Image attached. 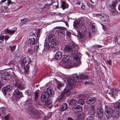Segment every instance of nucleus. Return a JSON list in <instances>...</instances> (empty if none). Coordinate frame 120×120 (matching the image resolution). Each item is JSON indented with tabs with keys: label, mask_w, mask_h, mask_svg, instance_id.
Here are the masks:
<instances>
[{
	"label": "nucleus",
	"mask_w": 120,
	"mask_h": 120,
	"mask_svg": "<svg viewBox=\"0 0 120 120\" xmlns=\"http://www.w3.org/2000/svg\"><path fill=\"white\" fill-rule=\"evenodd\" d=\"M56 3V4H57V5H55V6H56V7H58V3L56 1V2H55Z\"/></svg>",
	"instance_id": "56"
},
{
	"label": "nucleus",
	"mask_w": 120,
	"mask_h": 120,
	"mask_svg": "<svg viewBox=\"0 0 120 120\" xmlns=\"http://www.w3.org/2000/svg\"><path fill=\"white\" fill-rule=\"evenodd\" d=\"M88 5L89 7H90V8L91 7H92V6L90 4H88Z\"/></svg>",
	"instance_id": "59"
},
{
	"label": "nucleus",
	"mask_w": 120,
	"mask_h": 120,
	"mask_svg": "<svg viewBox=\"0 0 120 120\" xmlns=\"http://www.w3.org/2000/svg\"><path fill=\"white\" fill-rule=\"evenodd\" d=\"M119 114L117 113L115 115H113V116L112 117V118L113 119L112 120H117V119L119 118Z\"/></svg>",
	"instance_id": "31"
},
{
	"label": "nucleus",
	"mask_w": 120,
	"mask_h": 120,
	"mask_svg": "<svg viewBox=\"0 0 120 120\" xmlns=\"http://www.w3.org/2000/svg\"><path fill=\"white\" fill-rule=\"evenodd\" d=\"M29 21L28 19H25L21 20V23L23 24H25Z\"/></svg>",
	"instance_id": "34"
},
{
	"label": "nucleus",
	"mask_w": 120,
	"mask_h": 120,
	"mask_svg": "<svg viewBox=\"0 0 120 120\" xmlns=\"http://www.w3.org/2000/svg\"><path fill=\"white\" fill-rule=\"evenodd\" d=\"M92 28H94L95 27V26L94 25H93V24H92Z\"/></svg>",
	"instance_id": "61"
},
{
	"label": "nucleus",
	"mask_w": 120,
	"mask_h": 120,
	"mask_svg": "<svg viewBox=\"0 0 120 120\" xmlns=\"http://www.w3.org/2000/svg\"><path fill=\"white\" fill-rule=\"evenodd\" d=\"M5 36H0V40L2 41H4V38Z\"/></svg>",
	"instance_id": "43"
},
{
	"label": "nucleus",
	"mask_w": 120,
	"mask_h": 120,
	"mask_svg": "<svg viewBox=\"0 0 120 120\" xmlns=\"http://www.w3.org/2000/svg\"><path fill=\"white\" fill-rule=\"evenodd\" d=\"M96 101V99L94 98H89L86 101V103L90 105L93 104L95 103Z\"/></svg>",
	"instance_id": "17"
},
{
	"label": "nucleus",
	"mask_w": 120,
	"mask_h": 120,
	"mask_svg": "<svg viewBox=\"0 0 120 120\" xmlns=\"http://www.w3.org/2000/svg\"><path fill=\"white\" fill-rule=\"evenodd\" d=\"M25 93L28 95H29L30 94V91L28 90H26Z\"/></svg>",
	"instance_id": "46"
},
{
	"label": "nucleus",
	"mask_w": 120,
	"mask_h": 120,
	"mask_svg": "<svg viewBox=\"0 0 120 120\" xmlns=\"http://www.w3.org/2000/svg\"><path fill=\"white\" fill-rule=\"evenodd\" d=\"M97 114L98 116L100 118L102 117H103V111L102 108L99 107L97 109Z\"/></svg>",
	"instance_id": "14"
},
{
	"label": "nucleus",
	"mask_w": 120,
	"mask_h": 120,
	"mask_svg": "<svg viewBox=\"0 0 120 120\" xmlns=\"http://www.w3.org/2000/svg\"><path fill=\"white\" fill-rule=\"evenodd\" d=\"M67 120H73V119L71 117H68V118Z\"/></svg>",
	"instance_id": "55"
},
{
	"label": "nucleus",
	"mask_w": 120,
	"mask_h": 120,
	"mask_svg": "<svg viewBox=\"0 0 120 120\" xmlns=\"http://www.w3.org/2000/svg\"><path fill=\"white\" fill-rule=\"evenodd\" d=\"M14 97V95H13V97L12 98V101H13L14 99V98H13V97Z\"/></svg>",
	"instance_id": "62"
},
{
	"label": "nucleus",
	"mask_w": 120,
	"mask_h": 120,
	"mask_svg": "<svg viewBox=\"0 0 120 120\" xmlns=\"http://www.w3.org/2000/svg\"><path fill=\"white\" fill-rule=\"evenodd\" d=\"M77 102L76 100L74 99L71 100L69 102V104L71 105H73L77 103Z\"/></svg>",
	"instance_id": "27"
},
{
	"label": "nucleus",
	"mask_w": 120,
	"mask_h": 120,
	"mask_svg": "<svg viewBox=\"0 0 120 120\" xmlns=\"http://www.w3.org/2000/svg\"><path fill=\"white\" fill-rule=\"evenodd\" d=\"M74 27L75 28L78 33H79L83 32V31H85L84 29L85 27L82 24L79 23L78 21L76 20H75L73 23Z\"/></svg>",
	"instance_id": "6"
},
{
	"label": "nucleus",
	"mask_w": 120,
	"mask_h": 120,
	"mask_svg": "<svg viewBox=\"0 0 120 120\" xmlns=\"http://www.w3.org/2000/svg\"><path fill=\"white\" fill-rule=\"evenodd\" d=\"M86 116V115L84 113L81 112L79 114L77 117V120H79L80 119L84 118Z\"/></svg>",
	"instance_id": "23"
},
{
	"label": "nucleus",
	"mask_w": 120,
	"mask_h": 120,
	"mask_svg": "<svg viewBox=\"0 0 120 120\" xmlns=\"http://www.w3.org/2000/svg\"><path fill=\"white\" fill-rule=\"evenodd\" d=\"M80 76V79H82V80L83 79H87L88 78L87 76L84 75H83V74H81Z\"/></svg>",
	"instance_id": "32"
},
{
	"label": "nucleus",
	"mask_w": 120,
	"mask_h": 120,
	"mask_svg": "<svg viewBox=\"0 0 120 120\" xmlns=\"http://www.w3.org/2000/svg\"><path fill=\"white\" fill-rule=\"evenodd\" d=\"M5 75V74H4V73L3 74L1 77V79H2L3 80H7L8 79V76H6V75Z\"/></svg>",
	"instance_id": "29"
},
{
	"label": "nucleus",
	"mask_w": 120,
	"mask_h": 120,
	"mask_svg": "<svg viewBox=\"0 0 120 120\" xmlns=\"http://www.w3.org/2000/svg\"><path fill=\"white\" fill-rule=\"evenodd\" d=\"M4 31L6 33H8L10 35H11L14 33L15 31L12 30H8V29H6L4 30Z\"/></svg>",
	"instance_id": "26"
},
{
	"label": "nucleus",
	"mask_w": 120,
	"mask_h": 120,
	"mask_svg": "<svg viewBox=\"0 0 120 120\" xmlns=\"http://www.w3.org/2000/svg\"><path fill=\"white\" fill-rule=\"evenodd\" d=\"M68 105L67 103H62L60 104V108L61 111H64L68 108Z\"/></svg>",
	"instance_id": "16"
},
{
	"label": "nucleus",
	"mask_w": 120,
	"mask_h": 120,
	"mask_svg": "<svg viewBox=\"0 0 120 120\" xmlns=\"http://www.w3.org/2000/svg\"><path fill=\"white\" fill-rule=\"evenodd\" d=\"M102 47V46L98 45H93L92 46V48H93V47L94 48H101Z\"/></svg>",
	"instance_id": "38"
},
{
	"label": "nucleus",
	"mask_w": 120,
	"mask_h": 120,
	"mask_svg": "<svg viewBox=\"0 0 120 120\" xmlns=\"http://www.w3.org/2000/svg\"><path fill=\"white\" fill-rule=\"evenodd\" d=\"M96 108V107L95 105H94L91 107V110L90 111V113L91 114L93 115L94 114Z\"/></svg>",
	"instance_id": "25"
},
{
	"label": "nucleus",
	"mask_w": 120,
	"mask_h": 120,
	"mask_svg": "<svg viewBox=\"0 0 120 120\" xmlns=\"http://www.w3.org/2000/svg\"><path fill=\"white\" fill-rule=\"evenodd\" d=\"M107 106H105V109L106 110L105 115L109 119L112 117L113 114V112L114 110L111 108H109L107 109Z\"/></svg>",
	"instance_id": "9"
},
{
	"label": "nucleus",
	"mask_w": 120,
	"mask_h": 120,
	"mask_svg": "<svg viewBox=\"0 0 120 120\" xmlns=\"http://www.w3.org/2000/svg\"><path fill=\"white\" fill-rule=\"evenodd\" d=\"M109 6L112 8H115L116 5L115 2L114 1H112L109 5Z\"/></svg>",
	"instance_id": "28"
},
{
	"label": "nucleus",
	"mask_w": 120,
	"mask_h": 120,
	"mask_svg": "<svg viewBox=\"0 0 120 120\" xmlns=\"http://www.w3.org/2000/svg\"><path fill=\"white\" fill-rule=\"evenodd\" d=\"M12 87L11 85H8L4 86L2 88V92L4 96L6 95L8 92L10 91L12 89Z\"/></svg>",
	"instance_id": "11"
},
{
	"label": "nucleus",
	"mask_w": 120,
	"mask_h": 120,
	"mask_svg": "<svg viewBox=\"0 0 120 120\" xmlns=\"http://www.w3.org/2000/svg\"><path fill=\"white\" fill-rule=\"evenodd\" d=\"M39 46L38 45L35 46L34 47V50L35 52H37Z\"/></svg>",
	"instance_id": "47"
},
{
	"label": "nucleus",
	"mask_w": 120,
	"mask_h": 120,
	"mask_svg": "<svg viewBox=\"0 0 120 120\" xmlns=\"http://www.w3.org/2000/svg\"><path fill=\"white\" fill-rule=\"evenodd\" d=\"M62 56L61 52H58L56 53L55 56V58L56 60H59L60 59Z\"/></svg>",
	"instance_id": "22"
},
{
	"label": "nucleus",
	"mask_w": 120,
	"mask_h": 120,
	"mask_svg": "<svg viewBox=\"0 0 120 120\" xmlns=\"http://www.w3.org/2000/svg\"><path fill=\"white\" fill-rule=\"evenodd\" d=\"M65 31L62 30H59L57 31V34L61 38L65 36Z\"/></svg>",
	"instance_id": "20"
},
{
	"label": "nucleus",
	"mask_w": 120,
	"mask_h": 120,
	"mask_svg": "<svg viewBox=\"0 0 120 120\" xmlns=\"http://www.w3.org/2000/svg\"><path fill=\"white\" fill-rule=\"evenodd\" d=\"M32 102V101L30 98H28L26 101V104H30Z\"/></svg>",
	"instance_id": "40"
},
{
	"label": "nucleus",
	"mask_w": 120,
	"mask_h": 120,
	"mask_svg": "<svg viewBox=\"0 0 120 120\" xmlns=\"http://www.w3.org/2000/svg\"><path fill=\"white\" fill-rule=\"evenodd\" d=\"M29 113L34 118L38 119L40 117V114L37 110L33 108L29 111Z\"/></svg>",
	"instance_id": "8"
},
{
	"label": "nucleus",
	"mask_w": 120,
	"mask_h": 120,
	"mask_svg": "<svg viewBox=\"0 0 120 120\" xmlns=\"http://www.w3.org/2000/svg\"><path fill=\"white\" fill-rule=\"evenodd\" d=\"M38 93L37 92H35L34 95L35 97L34 101H35L37 100V98L38 97Z\"/></svg>",
	"instance_id": "35"
},
{
	"label": "nucleus",
	"mask_w": 120,
	"mask_h": 120,
	"mask_svg": "<svg viewBox=\"0 0 120 120\" xmlns=\"http://www.w3.org/2000/svg\"><path fill=\"white\" fill-rule=\"evenodd\" d=\"M70 89L67 86L61 93L56 100V101H64L66 97L69 96L71 94Z\"/></svg>",
	"instance_id": "5"
},
{
	"label": "nucleus",
	"mask_w": 120,
	"mask_h": 120,
	"mask_svg": "<svg viewBox=\"0 0 120 120\" xmlns=\"http://www.w3.org/2000/svg\"><path fill=\"white\" fill-rule=\"evenodd\" d=\"M72 109L76 113L80 112L82 110V108L80 105L74 106L73 107Z\"/></svg>",
	"instance_id": "15"
},
{
	"label": "nucleus",
	"mask_w": 120,
	"mask_h": 120,
	"mask_svg": "<svg viewBox=\"0 0 120 120\" xmlns=\"http://www.w3.org/2000/svg\"><path fill=\"white\" fill-rule=\"evenodd\" d=\"M97 64V65H96V64H95V66L96 67V66H97L96 67L98 68V66H99V64L98 63Z\"/></svg>",
	"instance_id": "58"
},
{
	"label": "nucleus",
	"mask_w": 120,
	"mask_h": 120,
	"mask_svg": "<svg viewBox=\"0 0 120 120\" xmlns=\"http://www.w3.org/2000/svg\"><path fill=\"white\" fill-rule=\"evenodd\" d=\"M66 34L69 37V38L71 37V33L69 32L68 31H67L66 32Z\"/></svg>",
	"instance_id": "45"
},
{
	"label": "nucleus",
	"mask_w": 120,
	"mask_h": 120,
	"mask_svg": "<svg viewBox=\"0 0 120 120\" xmlns=\"http://www.w3.org/2000/svg\"><path fill=\"white\" fill-rule=\"evenodd\" d=\"M107 62L110 65H111L112 60H107Z\"/></svg>",
	"instance_id": "49"
},
{
	"label": "nucleus",
	"mask_w": 120,
	"mask_h": 120,
	"mask_svg": "<svg viewBox=\"0 0 120 120\" xmlns=\"http://www.w3.org/2000/svg\"><path fill=\"white\" fill-rule=\"evenodd\" d=\"M93 120V117L92 116H89L86 119V120Z\"/></svg>",
	"instance_id": "42"
},
{
	"label": "nucleus",
	"mask_w": 120,
	"mask_h": 120,
	"mask_svg": "<svg viewBox=\"0 0 120 120\" xmlns=\"http://www.w3.org/2000/svg\"><path fill=\"white\" fill-rule=\"evenodd\" d=\"M78 103L80 104L83 105L84 103V102L83 100L80 99Z\"/></svg>",
	"instance_id": "41"
},
{
	"label": "nucleus",
	"mask_w": 120,
	"mask_h": 120,
	"mask_svg": "<svg viewBox=\"0 0 120 120\" xmlns=\"http://www.w3.org/2000/svg\"><path fill=\"white\" fill-rule=\"evenodd\" d=\"M81 8L83 9H85V5H82L81 6Z\"/></svg>",
	"instance_id": "52"
},
{
	"label": "nucleus",
	"mask_w": 120,
	"mask_h": 120,
	"mask_svg": "<svg viewBox=\"0 0 120 120\" xmlns=\"http://www.w3.org/2000/svg\"><path fill=\"white\" fill-rule=\"evenodd\" d=\"M95 15L98 18L103 22L108 23L110 21L109 17L106 15L102 13L96 14Z\"/></svg>",
	"instance_id": "7"
},
{
	"label": "nucleus",
	"mask_w": 120,
	"mask_h": 120,
	"mask_svg": "<svg viewBox=\"0 0 120 120\" xmlns=\"http://www.w3.org/2000/svg\"><path fill=\"white\" fill-rule=\"evenodd\" d=\"M120 106V103H117L115 104L114 105V106L115 108H117L119 107Z\"/></svg>",
	"instance_id": "39"
},
{
	"label": "nucleus",
	"mask_w": 120,
	"mask_h": 120,
	"mask_svg": "<svg viewBox=\"0 0 120 120\" xmlns=\"http://www.w3.org/2000/svg\"><path fill=\"white\" fill-rule=\"evenodd\" d=\"M35 41V38H31L29 40V42H30V44L32 45L34 44Z\"/></svg>",
	"instance_id": "30"
},
{
	"label": "nucleus",
	"mask_w": 120,
	"mask_h": 120,
	"mask_svg": "<svg viewBox=\"0 0 120 120\" xmlns=\"http://www.w3.org/2000/svg\"><path fill=\"white\" fill-rule=\"evenodd\" d=\"M109 93L111 96L115 98L117 96V93L115 89H113L111 90Z\"/></svg>",
	"instance_id": "21"
},
{
	"label": "nucleus",
	"mask_w": 120,
	"mask_h": 120,
	"mask_svg": "<svg viewBox=\"0 0 120 120\" xmlns=\"http://www.w3.org/2000/svg\"><path fill=\"white\" fill-rule=\"evenodd\" d=\"M80 1H78L76 2V4L80 5Z\"/></svg>",
	"instance_id": "53"
},
{
	"label": "nucleus",
	"mask_w": 120,
	"mask_h": 120,
	"mask_svg": "<svg viewBox=\"0 0 120 120\" xmlns=\"http://www.w3.org/2000/svg\"><path fill=\"white\" fill-rule=\"evenodd\" d=\"M61 7L64 10V9L68 7V5L66 3L64 2L63 1L61 3Z\"/></svg>",
	"instance_id": "24"
},
{
	"label": "nucleus",
	"mask_w": 120,
	"mask_h": 120,
	"mask_svg": "<svg viewBox=\"0 0 120 120\" xmlns=\"http://www.w3.org/2000/svg\"><path fill=\"white\" fill-rule=\"evenodd\" d=\"M57 28L58 29H62L65 30H66L67 29L66 28L64 27L58 26L57 27Z\"/></svg>",
	"instance_id": "44"
},
{
	"label": "nucleus",
	"mask_w": 120,
	"mask_h": 120,
	"mask_svg": "<svg viewBox=\"0 0 120 120\" xmlns=\"http://www.w3.org/2000/svg\"><path fill=\"white\" fill-rule=\"evenodd\" d=\"M4 37V39L6 41H7L9 38V37L8 36H5Z\"/></svg>",
	"instance_id": "50"
},
{
	"label": "nucleus",
	"mask_w": 120,
	"mask_h": 120,
	"mask_svg": "<svg viewBox=\"0 0 120 120\" xmlns=\"http://www.w3.org/2000/svg\"><path fill=\"white\" fill-rule=\"evenodd\" d=\"M48 39L49 42H52L55 45H58V41L56 40L55 36L52 34H50L48 35Z\"/></svg>",
	"instance_id": "10"
},
{
	"label": "nucleus",
	"mask_w": 120,
	"mask_h": 120,
	"mask_svg": "<svg viewBox=\"0 0 120 120\" xmlns=\"http://www.w3.org/2000/svg\"><path fill=\"white\" fill-rule=\"evenodd\" d=\"M8 48L9 49H10L11 52H12L15 49V46L14 45L12 46H11L10 45L8 47Z\"/></svg>",
	"instance_id": "33"
},
{
	"label": "nucleus",
	"mask_w": 120,
	"mask_h": 120,
	"mask_svg": "<svg viewBox=\"0 0 120 120\" xmlns=\"http://www.w3.org/2000/svg\"><path fill=\"white\" fill-rule=\"evenodd\" d=\"M66 26L68 27V24L67 23H66Z\"/></svg>",
	"instance_id": "63"
},
{
	"label": "nucleus",
	"mask_w": 120,
	"mask_h": 120,
	"mask_svg": "<svg viewBox=\"0 0 120 120\" xmlns=\"http://www.w3.org/2000/svg\"><path fill=\"white\" fill-rule=\"evenodd\" d=\"M31 49H29L27 50V51L29 52H31Z\"/></svg>",
	"instance_id": "57"
},
{
	"label": "nucleus",
	"mask_w": 120,
	"mask_h": 120,
	"mask_svg": "<svg viewBox=\"0 0 120 120\" xmlns=\"http://www.w3.org/2000/svg\"><path fill=\"white\" fill-rule=\"evenodd\" d=\"M20 80L15 79V86H17L18 89L20 90L24 88L25 85L22 83H20Z\"/></svg>",
	"instance_id": "12"
},
{
	"label": "nucleus",
	"mask_w": 120,
	"mask_h": 120,
	"mask_svg": "<svg viewBox=\"0 0 120 120\" xmlns=\"http://www.w3.org/2000/svg\"><path fill=\"white\" fill-rule=\"evenodd\" d=\"M55 45L53 43H52L50 42H47L46 43V46L47 48L49 50L52 49L54 47Z\"/></svg>",
	"instance_id": "18"
},
{
	"label": "nucleus",
	"mask_w": 120,
	"mask_h": 120,
	"mask_svg": "<svg viewBox=\"0 0 120 120\" xmlns=\"http://www.w3.org/2000/svg\"><path fill=\"white\" fill-rule=\"evenodd\" d=\"M47 92H43L41 94V99L43 102H46L48 100L49 96L53 97L54 94V92L52 88L49 86L47 89Z\"/></svg>",
	"instance_id": "3"
},
{
	"label": "nucleus",
	"mask_w": 120,
	"mask_h": 120,
	"mask_svg": "<svg viewBox=\"0 0 120 120\" xmlns=\"http://www.w3.org/2000/svg\"><path fill=\"white\" fill-rule=\"evenodd\" d=\"M6 1H7V4H6L4 6V9L6 10H7L8 8V6L10 5H11V6H12L15 4L13 3L10 0H2L1 1L2 3H4Z\"/></svg>",
	"instance_id": "13"
},
{
	"label": "nucleus",
	"mask_w": 120,
	"mask_h": 120,
	"mask_svg": "<svg viewBox=\"0 0 120 120\" xmlns=\"http://www.w3.org/2000/svg\"><path fill=\"white\" fill-rule=\"evenodd\" d=\"M9 118V115H8L4 116V119L6 120H8Z\"/></svg>",
	"instance_id": "51"
},
{
	"label": "nucleus",
	"mask_w": 120,
	"mask_h": 120,
	"mask_svg": "<svg viewBox=\"0 0 120 120\" xmlns=\"http://www.w3.org/2000/svg\"><path fill=\"white\" fill-rule=\"evenodd\" d=\"M76 44L73 42H71L69 45H65L64 49V51L70 52L71 56L68 55H64L63 56L61 61V66L62 67L66 68H70L73 67L72 64L70 63L72 58L74 60L79 62L80 60V54L77 52V50H75V48Z\"/></svg>",
	"instance_id": "1"
},
{
	"label": "nucleus",
	"mask_w": 120,
	"mask_h": 120,
	"mask_svg": "<svg viewBox=\"0 0 120 120\" xmlns=\"http://www.w3.org/2000/svg\"><path fill=\"white\" fill-rule=\"evenodd\" d=\"M76 81L79 82H81L82 79H80V77H79L76 74H75L68 79L67 86L70 89H72L76 85Z\"/></svg>",
	"instance_id": "2"
},
{
	"label": "nucleus",
	"mask_w": 120,
	"mask_h": 120,
	"mask_svg": "<svg viewBox=\"0 0 120 120\" xmlns=\"http://www.w3.org/2000/svg\"><path fill=\"white\" fill-rule=\"evenodd\" d=\"M22 92H20L17 90H15V99L16 98H17L18 100V99H19L22 97Z\"/></svg>",
	"instance_id": "19"
},
{
	"label": "nucleus",
	"mask_w": 120,
	"mask_h": 120,
	"mask_svg": "<svg viewBox=\"0 0 120 120\" xmlns=\"http://www.w3.org/2000/svg\"><path fill=\"white\" fill-rule=\"evenodd\" d=\"M83 98H84V99H86V98H85L86 97V98H87V95H83Z\"/></svg>",
	"instance_id": "54"
},
{
	"label": "nucleus",
	"mask_w": 120,
	"mask_h": 120,
	"mask_svg": "<svg viewBox=\"0 0 120 120\" xmlns=\"http://www.w3.org/2000/svg\"><path fill=\"white\" fill-rule=\"evenodd\" d=\"M42 120H46V119L45 118H44Z\"/></svg>",
	"instance_id": "64"
},
{
	"label": "nucleus",
	"mask_w": 120,
	"mask_h": 120,
	"mask_svg": "<svg viewBox=\"0 0 120 120\" xmlns=\"http://www.w3.org/2000/svg\"><path fill=\"white\" fill-rule=\"evenodd\" d=\"M118 8L119 10L120 11V4L119 5Z\"/></svg>",
	"instance_id": "60"
},
{
	"label": "nucleus",
	"mask_w": 120,
	"mask_h": 120,
	"mask_svg": "<svg viewBox=\"0 0 120 120\" xmlns=\"http://www.w3.org/2000/svg\"><path fill=\"white\" fill-rule=\"evenodd\" d=\"M112 9L111 10V12L112 14L114 15H115L117 14V12L115 8H112Z\"/></svg>",
	"instance_id": "36"
},
{
	"label": "nucleus",
	"mask_w": 120,
	"mask_h": 120,
	"mask_svg": "<svg viewBox=\"0 0 120 120\" xmlns=\"http://www.w3.org/2000/svg\"><path fill=\"white\" fill-rule=\"evenodd\" d=\"M31 62L30 58L27 56L24 57L21 60V65L24 68V71L23 72L24 74L28 73L29 69V64Z\"/></svg>",
	"instance_id": "4"
},
{
	"label": "nucleus",
	"mask_w": 120,
	"mask_h": 120,
	"mask_svg": "<svg viewBox=\"0 0 120 120\" xmlns=\"http://www.w3.org/2000/svg\"><path fill=\"white\" fill-rule=\"evenodd\" d=\"M5 109L4 108H1V111L3 113L2 114H4Z\"/></svg>",
	"instance_id": "48"
},
{
	"label": "nucleus",
	"mask_w": 120,
	"mask_h": 120,
	"mask_svg": "<svg viewBox=\"0 0 120 120\" xmlns=\"http://www.w3.org/2000/svg\"><path fill=\"white\" fill-rule=\"evenodd\" d=\"M56 85L58 89L61 87L62 86V84H61L60 82L59 81H57L56 82Z\"/></svg>",
	"instance_id": "37"
}]
</instances>
